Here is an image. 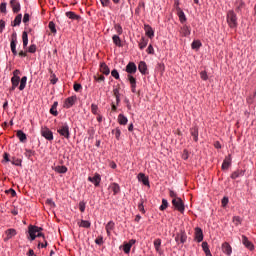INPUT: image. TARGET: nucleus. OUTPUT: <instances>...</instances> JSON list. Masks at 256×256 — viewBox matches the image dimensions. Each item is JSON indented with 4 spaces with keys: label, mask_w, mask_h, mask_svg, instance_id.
<instances>
[{
    "label": "nucleus",
    "mask_w": 256,
    "mask_h": 256,
    "mask_svg": "<svg viewBox=\"0 0 256 256\" xmlns=\"http://www.w3.org/2000/svg\"><path fill=\"white\" fill-rule=\"evenodd\" d=\"M0 12L1 13H7V4L5 2H2L0 4Z\"/></svg>",
    "instance_id": "864d4df0"
},
{
    "label": "nucleus",
    "mask_w": 256,
    "mask_h": 256,
    "mask_svg": "<svg viewBox=\"0 0 256 256\" xmlns=\"http://www.w3.org/2000/svg\"><path fill=\"white\" fill-rule=\"evenodd\" d=\"M59 105V102H54L52 107L50 108V113L51 115H53L54 117H57V115H59V112H57V107Z\"/></svg>",
    "instance_id": "2f4dec72"
},
{
    "label": "nucleus",
    "mask_w": 256,
    "mask_h": 256,
    "mask_svg": "<svg viewBox=\"0 0 256 256\" xmlns=\"http://www.w3.org/2000/svg\"><path fill=\"white\" fill-rule=\"evenodd\" d=\"M169 207V202L167 199H162V205L160 206V211H165Z\"/></svg>",
    "instance_id": "37998d69"
},
{
    "label": "nucleus",
    "mask_w": 256,
    "mask_h": 256,
    "mask_svg": "<svg viewBox=\"0 0 256 256\" xmlns=\"http://www.w3.org/2000/svg\"><path fill=\"white\" fill-rule=\"evenodd\" d=\"M16 136L21 143H25V141H27V134H25L22 130H18Z\"/></svg>",
    "instance_id": "b1692460"
},
{
    "label": "nucleus",
    "mask_w": 256,
    "mask_h": 256,
    "mask_svg": "<svg viewBox=\"0 0 256 256\" xmlns=\"http://www.w3.org/2000/svg\"><path fill=\"white\" fill-rule=\"evenodd\" d=\"M144 30L145 33L147 35V37H149V39H153V37H155V31H153V28L149 25H144Z\"/></svg>",
    "instance_id": "2eb2a0df"
},
{
    "label": "nucleus",
    "mask_w": 256,
    "mask_h": 256,
    "mask_svg": "<svg viewBox=\"0 0 256 256\" xmlns=\"http://www.w3.org/2000/svg\"><path fill=\"white\" fill-rule=\"evenodd\" d=\"M172 205L173 207H175L176 211H179L180 213H185V203H183V200L181 198L172 199Z\"/></svg>",
    "instance_id": "20e7f679"
},
{
    "label": "nucleus",
    "mask_w": 256,
    "mask_h": 256,
    "mask_svg": "<svg viewBox=\"0 0 256 256\" xmlns=\"http://www.w3.org/2000/svg\"><path fill=\"white\" fill-rule=\"evenodd\" d=\"M23 19V15L22 14H18L15 19H14V24L13 27H17L19 25H21V20Z\"/></svg>",
    "instance_id": "4c0bfd02"
},
{
    "label": "nucleus",
    "mask_w": 256,
    "mask_h": 256,
    "mask_svg": "<svg viewBox=\"0 0 256 256\" xmlns=\"http://www.w3.org/2000/svg\"><path fill=\"white\" fill-rule=\"evenodd\" d=\"M126 73H129V75L137 73V65H135V62H130L127 64Z\"/></svg>",
    "instance_id": "1a4fd4ad"
},
{
    "label": "nucleus",
    "mask_w": 256,
    "mask_h": 256,
    "mask_svg": "<svg viewBox=\"0 0 256 256\" xmlns=\"http://www.w3.org/2000/svg\"><path fill=\"white\" fill-rule=\"evenodd\" d=\"M114 229H115V222L109 221L106 224V233H107L108 237L111 236V231H113Z\"/></svg>",
    "instance_id": "5701e85b"
},
{
    "label": "nucleus",
    "mask_w": 256,
    "mask_h": 256,
    "mask_svg": "<svg viewBox=\"0 0 256 256\" xmlns=\"http://www.w3.org/2000/svg\"><path fill=\"white\" fill-rule=\"evenodd\" d=\"M10 6L12 8L13 13H19V11H21V4L17 0H11Z\"/></svg>",
    "instance_id": "f8f14e48"
},
{
    "label": "nucleus",
    "mask_w": 256,
    "mask_h": 256,
    "mask_svg": "<svg viewBox=\"0 0 256 256\" xmlns=\"http://www.w3.org/2000/svg\"><path fill=\"white\" fill-rule=\"evenodd\" d=\"M5 234L7 235V237L5 238L4 241H9V239H13V237H15V235H17V230L10 228V229L6 230Z\"/></svg>",
    "instance_id": "a211bd4d"
},
{
    "label": "nucleus",
    "mask_w": 256,
    "mask_h": 256,
    "mask_svg": "<svg viewBox=\"0 0 256 256\" xmlns=\"http://www.w3.org/2000/svg\"><path fill=\"white\" fill-rule=\"evenodd\" d=\"M143 203H145V201L142 198L140 200V203L138 204V209H139V211H141V213H145V206H143Z\"/></svg>",
    "instance_id": "3c124183"
},
{
    "label": "nucleus",
    "mask_w": 256,
    "mask_h": 256,
    "mask_svg": "<svg viewBox=\"0 0 256 256\" xmlns=\"http://www.w3.org/2000/svg\"><path fill=\"white\" fill-rule=\"evenodd\" d=\"M111 75L114 79H119V72L117 70H112Z\"/></svg>",
    "instance_id": "774afa93"
},
{
    "label": "nucleus",
    "mask_w": 256,
    "mask_h": 256,
    "mask_svg": "<svg viewBox=\"0 0 256 256\" xmlns=\"http://www.w3.org/2000/svg\"><path fill=\"white\" fill-rule=\"evenodd\" d=\"M231 167V155H228L222 163V171H227Z\"/></svg>",
    "instance_id": "f3484780"
},
{
    "label": "nucleus",
    "mask_w": 256,
    "mask_h": 256,
    "mask_svg": "<svg viewBox=\"0 0 256 256\" xmlns=\"http://www.w3.org/2000/svg\"><path fill=\"white\" fill-rule=\"evenodd\" d=\"M146 52L148 53V55H154L155 54V49L153 48V45H149Z\"/></svg>",
    "instance_id": "6e6d98bb"
},
{
    "label": "nucleus",
    "mask_w": 256,
    "mask_h": 256,
    "mask_svg": "<svg viewBox=\"0 0 256 256\" xmlns=\"http://www.w3.org/2000/svg\"><path fill=\"white\" fill-rule=\"evenodd\" d=\"M19 75H21V71L17 69L14 70L13 77L11 78V83L14 87H19V83L21 81V77H19Z\"/></svg>",
    "instance_id": "423d86ee"
},
{
    "label": "nucleus",
    "mask_w": 256,
    "mask_h": 256,
    "mask_svg": "<svg viewBox=\"0 0 256 256\" xmlns=\"http://www.w3.org/2000/svg\"><path fill=\"white\" fill-rule=\"evenodd\" d=\"M98 109H99V107H97L96 104L91 105V111H92L93 115H97Z\"/></svg>",
    "instance_id": "e2e57ef3"
},
{
    "label": "nucleus",
    "mask_w": 256,
    "mask_h": 256,
    "mask_svg": "<svg viewBox=\"0 0 256 256\" xmlns=\"http://www.w3.org/2000/svg\"><path fill=\"white\" fill-rule=\"evenodd\" d=\"M100 72L103 73V75H109L111 73V70L109 69V66L105 62H102L100 64Z\"/></svg>",
    "instance_id": "4be33fe9"
},
{
    "label": "nucleus",
    "mask_w": 256,
    "mask_h": 256,
    "mask_svg": "<svg viewBox=\"0 0 256 256\" xmlns=\"http://www.w3.org/2000/svg\"><path fill=\"white\" fill-rule=\"evenodd\" d=\"M222 251L223 253H225V255L230 256L233 253V248L231 247V245H229V243L224 242L222 244Z\"/></svg>",
    "instance_id": "ddd939ff"
},
{
    "label": "nucleus",
    "mask_w": 256,
    "mask_h": 256,
    "mask_svg": "<svg viewBox=\"0 0 256 256\" xmlns=\"http://www.w3.org/2000/svg\"><path fill=\"white\" fill-rule=\"evenodd\" d=\"M75 101H77V96L68 97L64 102V107L66 109H71V107L75 105Z\"/></svg>",
    "instance_id": "6e6552de"
},
{
    "label": "nucleus",
    "mask_w": 256,
    "mask_h": 256,
    "mask_svg": "<svg viewBox=\"0 0 256 256\" xmlns=\"http://www.w3.org/2000/svg\"><path fill=\"white\" fill-rule=\"evenodd\" d=\"M10 48H11V52L13 53V55L17 56L18 55L17 42H10Z\"/></svg>",
    "instance_id": "ea45409f"
},
{
    "label": "nucleus",
    "mask_w": 256,
    "mask_h": 256,
    "mask_svg": "<svg viewBox=\"0 0 256 256\" xmlns=\"http://www.w3.org/2000/svg\"><path fill=\"white\" fill-rule=\"evenodd\" d=\"M133 243H135V240H131L130 242L124 244L123 246L124 253L126 254L131 253V247H133Z\"/></svg>",
    "instance_id": "393cba45"
},
{
    "label": "nucleus",
    "mask_w": 256,
    "mask_h": 256,
    "mask_svg": "<svg viewBox=\"0 0 256 256\" xmlns=\"http://www.w3.org/2000/svg\"><path fill=\"white\" fill-rule=\"evenodd\" d=\"M195 239L198 243L203 241V230L199 227L195 228Z\"/></svg>",
    "instance_id": "dca6fc26"
},
{
    "label": "nucleus",
    "mask_w": 256,
    "mask_h": 256,
    "mask_svg": "<svg viewBox=\"0 0 256 256\" xmlns=\"http://www.w3.org/2000/svg\"><path fill=\"white\" fill-rule=\"evenodd\" d=\"M202 249L206 256H213L211 250H209V244L207 242H202Z\"/></svg>",
    "instance_id": "473e14b6"
},
{
    "label": "nucleus",
    "mask_w": 256,
    "mask_h": 256,
    "mask_svg": "<svg viewBox=\"0 0 256 256\" xmlns=\"http://www.w3.org/2000/svg\"><path fill=\"white\" fill-rule=\"evenodd\" d=\"M88 181H90V183H93V185H95L96 187H99V185L101 184V175L99 173H95L93 177H88Z\"/></svg>",
    "instance_id": "0eeeda50"
},
{
    "label": "nucleus",
    "mask_w": 256,
    "mask_h": 256,
    "mask_svg": "<svg viewBox=\"0 0 256 256\" xmlns=\"http://www.w3.org/2000/svg\"><path fill=\"white\" fill-rule=\"evenodd\" d=\"M128 122H129V119H127V117L125 115H123V114L118 115L119 125H127Z\"/></svg>",
    "instance_id": "c756f323"
},
{
    "label": "nucleus",
    "mask_w": 256,
    "mask_h": 256,
    "mask_svg": "<svg viewBox=\"0 0 256 256\" xmlns=\"http://www.w3.org/2000/svg\"><path fill=\"white\" fill-rule=\"evenodd\" d=\"M66 17H68V19H73L74 21H79V19H81V16L72 11L66 12Z\"/></svg>",
    "instance_id": "c85d7f7f"
},
{
    "label": "nucleus",
    "mask_w": 256,
    "mask_h": 256,
    "mask_svg": "<svg viewBox=\"0 0 256 256\" xmlns=\"http://www.w3.org/2000/svg\"><path fill=\"white\" fill-rule=\"evenodd\" d=\"M109 187L113 191L114 195H117V193L121 192V187L119 186V184H117L115 182L110 184Z\"/></svg>",
    "instance_id": "cd10ccee"
},
{
    "label": "nucleus",
    "mask_w": 256,
    "mask_h": 256,
    "mask_svg": "<svg viewBox=\"0 0 256 256\" xmlns=\"http://www.w3.org/2000/svg\"><path fill=\"white\" fill-rule=\"evenodd\" d=\"M22 41H23V47L25 49V47H27V45H29V36L27 34V32H23L22 33Z\"/></svg>",
    "instance_id": "c9c22d12"
},
{
    "label": "nucleus",
    "mask_w": 256,
    "mask_h": 256,
    "mask_svg": "<svg viewBox=\"0 0 256 256\" xmlns=\"http://www.w3.org/2000/svg\"><path fill=\"white\" fill-rule=\"evenodd\" d=\"M94 79L98 83H101V81H105V76L97 74V75L94 76Z\"/></svg>",
    "instance_id": "603ef678"
},
{
    "label": "nucleus",
    "mask_w": 256,
    "mask_h": 256,
    "mask_svg": "<svg viewBox=\"0 0 256 256\" xmlns=\"http://www.w3.org/2000/svg\"><path fill=\"white\" fill-rule=\"evenodd\" d=\"M95 243L96 245H103L104 241H103V236H98L96 239H95Z\"/></svg>",
    "instance_id": "bf43d9fd"
},
{
    "label": "nucleus",
    "mask_w": 256,
    "mask_h": 256,
    "mask_svg": "<svg viewBox=\"0 0 256 256\" xmlns=\"http://www.w3.org/2000/svg\"><path fill=\"white\" fill-rule=\"evenodd\" d=\"M56 173H67L68 169L66 166H56L54 167Z\"/></svg>",
    "instance_id": "e433bc0d"
},
{
    "label": "nucleus",
    "mask_w": 256,
    "mask_h": 256,
    "mask_svg": "<svg viewBox=\"0 0 256 256\" xmlns=\"http://www.w3.org/2000/svg\"><path fill=\"white\" fill-rule=\"evenodd\" d=\"M154 247L155 250L157 251V253H159L160 249H161V239H156L154 240Z\"/></svg>",
    "instance_id": "a19ab883"
},
{
    "label": "nucleus",
    "mask_w": 256,
    "mask_h": 256,
    "mask_svg": "<svg viewBox=\"0 0 256 256\" xmlns=\"http://www.w3.org/2000/svg\"><path fill=\"white\" fill-rule=\"evenodd\" d=\"M100 3L104 7H109L111 5V0H100Z\"/></svg>",
    "instance_id": "052dcab7"
},
{
    "label": "nucleus",
    "mask_w": 256,
    "mask_h": 256,
    "mask_svg": "<svg viewBox=\"0 0 256 256\" xmlns=\"http://www.w3.org/2000/svg\"><path fill=\"white\" fill-rule=\"evenodd\" d=\"M114 29L118 35H123V27H121L120 24H115Z\"/></svg>",
    "instance_id": "a18cd8bd"
},
{
    "label": "nucleus",
    "mask_w": 256,
    "mask_h": 256,
    "mask_svg": "<svg viewBox=\"0 0 256 256\" xmlns=\"http://www.w3.org/2000/svg\"><path fill=\"white\" fill-rule=\"evenodd\" d=\"M222 207H227V204L229 203V198L228 197H224L222 198Z\"/></svg>",
    "instance_id": "338daca9"
},
{
    "label": "nucleus",
    "mask_w": 256,
    "mask_h": 256,
    "mask_svg": "<svg viewBox=\"0 0 256 256\" xmlns=\"http://www.w3.org/2000/svg\"><path fill=\"white\" fill-rule=\"evenodd\" d=\"M37 51V45L32 44L28 48V53H35Z\"/></svg>",
    "instance_id": "4d7b16f0"
},
{
    "label": "nucleus",
    "mask_w": 256,
    "mask_h": 256,
    "mask_svg": "<svg viewBox=\"0 0 256 256\" xmlns=\"http://www.w3.org/2000/svg\"><path fill=\"white\" fill-rule=\"evenodd\" d=\"M128 81L130 85H137V79H135L131 74L128 75Z\"/></svg>",
    "instance_id": "09e8293b"
},
{
    "label": "nucleus",
    "mask_w": 256,
    "mask_h": 256,
    "mask_svg": "<svg viewBox=\"0 0 256 256\" xmlns=\"http://www.w3.org/2000/svg\"><path fill=\"white\" fill-rule=\"evenodd\" d=\"M180 33H181L182 37H189V35H191V28L187 25H184L180 29Z\"/></svg>",
    "instance_id": "6ab92c4d"
},
{
    "label": "nucleus",
    "mask_w": 256,
    "mask_h": 256,
    "mask_svg": "<svg viewBox=\"0 0 256 256\" xmlns=\"http://www.w3.org/2000/svg\"><path fill=\"white\" fill-rule=\"evenodd\" d=\"M27 87V76H23L20 80L19 91H23Z\"/></svg>",
    "instance_id": "f704fd0d"
},
{
    "label": "nucleus",
    "mask_w": 256,
    "mask_h": 256,
    "mask_svg": "<svg viewBox=\"0 0 256 256\" xmlns=\"http://www.w3.org/2000/svg\"><path fill=\"white\" fill-rule=\"evenodd\" d=\"M112 41L114 45H116V47H123V44L121 43V38L119 37V35H113Z\"/></svg>",
    "instance_id": "72a5a7b5"
},
{
    "label": "nucleus",
    "mask_w": 256,
    "mask_h": 256,
    "mask_svg": "<svg viewBox=\"0 0 256 256\" xmlns=\"http://www.w3.org/2000/svg\"><path fill=\"white\" fill-rule=\"evenodd\" d=\"M79 209H80L81 213H85V202L84 201H81L79 203Z\"/></svg>",
    "instance_id": "69168bd1"
},
{
    "label": "nucleus",
    "mask_w": 256,
    "mask_h": 256,
    "mask_svg": "<svg viewBox=\"0 0 256 256\" xmlns=\"http://www.w3.org/2000/svg\"><path fill=\"white\" fill-rule=\"evenodd\" d=\"M169 195L172 199H180L178 196H177V193L173 190H170L169 191Z\"/></svg>",
    "instance_id": "0e129e2a"
},
{
    "label": "nucleus",
    "mask_w": 256,
    "mask_h": 256,
    "mask_svg": "<svg viewBox=\"0 0 256 256\" xmlns=\"http://www.w3.org/2000/svg\"><path fill=\"white\" fill-rule=\"evenodd\" d=\"M41 135H42V137L47 139V141H53V132L50 131V129L47 128V126H42Z\"/></svg>",
    "instance_id": "39448f33"
},
{
    "label": "nucleus",
    "mask_w": 256,
    "mask_h": 256,
    "mask_svg": "<svg viewBox=\"0 0 256 256\" xmlns=\"http://www.w3.org/2000/svg\"><path fill=\"white\" fill-rule=\"evenodd\" d=\"M79 227H83L84 229H89L91 227V222L87 220H81L80 223H78Z\"/></svg>",
    "instance_id": "58836bf2"
},
{
    "label": "nucleus",
    "mask_w": 256,
    "mask_h": 256,
    "mask_svg": "<svg viewBox=\"0 0 256 256\" xmlns=\"http://www.w3.org/2000/svg\"><path fill=\"white\" fill-rule=\"evenodd\" d=\"M200 77L203 81H207L209 79V76L207 75V72L206 71H202L200 73Z\"/></svg>",
    "instance_id": "13d9d810"
},
{
    "label": "nucleus",
    "mask_w": 256,
    "mask_h": 256,
    "mask_svg": "<svg viewBox=\"0 0 256 256\" xmlns=\"http://www.w3.org/2000/svg\"><path fill=\"white\" fill-rule=\"evenodd\" d=\"M233 223L236 225V227H237L238 225H241V217H239V216H234V217H233Z\"/></svg>",
    "instance_id": "5fc2aeb1"
},
{
    "label": "nucleus",
    "mask_w": 256,
    "mask_h": 256,
    "mask_svg": "<svg viewBox=\"0 0 256 256\" xmlns=\"http://www.w3.org/2000/svg\"><path fill=\"white\" fill-rule=\"evenodd\" d=\"M137 179L140 183H143V185H146V187H149V177L145 176V174L139 173L137 176Z\"/></svg>",
    "instance_id": "4468645a"
},
{
    "label": "nucleus",
    "mask_w": 256,
    "mask_h": 256,
    "mask_svg": "<svg viewBox=\"0 0 256 256\" xmlns=\"http://www.w3.org/2000/svg\"><path fill=\"white\" fill-rule=\"evenodd\" d=\"M175 241H176V243H179V241L181 243H186V241H187V233H185V231H181L180 233H178L176 235Z\"/></svg>",
    "instance_id": "9b49d317"
},
{
    "label": "nucleus",
    "mask_w": 256,
    "mask_h": 256,
    "mask_svg": "<svg viewBox=\"0 0 256 256\" xmlns=\"http://www.w3.org/2000/svg\"><path fill=\"white\" fill-rule=\"evenodd\" d=\"M226 21L230 27V29H237L239 25L237 22V14L233 10L228 11Z\"/></svg>",
    "instance_id": "f03ea898"
},
{
    "label": "nucleus",
    "mask_w": 256,
    "mask_h": 256,
    "mask_svg": "<svg viewBox=\"0 0 256 256\" xmlns=\"http://www.w3.org/2000/svg\"><path fill=\"white\" fill-rule=\"evenodd\" d=\"M24 155L27 157V159H31V157L35 155V151L26 149Z\"/></svg>",
    "instance_id": "c03bdc74"
},
{
    "label": "nucleus",
    "mask_w": 256,
    "mask_h": 256,
    "mask_svg": "<svg viewBox=\"0 0 256 256\" xmlns=\"http://www.w3.org/2000/svg\"><path fill=\"white\" fill-rule=\"evenodd\" d=\"M41 231H43L42 227L30 225L28 227V233L30 235V240L35 241V239H37V237H42V239L45 240V234H43Z\"/></svg>",
    "instance_id": "f257e3e1"
},
{
    "label": "nucleus",
    "mask_w": 256,
    "mask_h": 256,
    "mask_svg": "<svg viewBox=\"0 0 256 256\" xmlns=\"http://www.w3.org/2000/svg\"><path fill=\"white\" fill-rule=\"evenodd\" d=\"M148 43H149V39L142 37L139 42V49H141V51H143V49H145V47H147Z\"/></svg>",
    "instance_id": "7c9ffc66"
},
{
    "label": "nucleus",
    "mask_w": 256,
    "mask_h": 256,
    "mask_svg": "<svg viewBox=\"0 0 256 256\" xmlns=\"http://www.w3.org/2000/svg\"><path fill=\"white\" fill-rule=\"evenodd\" d=\"M112 133H114L117 141H119V137H121V129L116 128L115 130H112Z\"/></svg>",
    "instance_id": "8fccbe9b"
},
{
    "label": "nucleus",
    "mask_w": 256,
    "mask_h": 256,
    "mask_svg": "<svg viewBox=\"0 0 256 256\" xmlns=\"http://www.w3.org/2000/svg\"><path fill=\"white\" fill-rule=\"evenodd\" d=\"M201 41H199V40H194L193 42H192V44H191V47H192V49H199L200 47H201Z\"/></svg>",
    "instance_id": "79ce46f5"
},
{
    "label": "nucleus",
    "mask_w": 256,
    "mask_h": 256,
    "mask_svg": "<svg viewBox=\"0 0 256 256\" xmlns=\"http://www.w3.org/2000/svg\"><path fill=\"white\" fill-rule=\"evenodd\" d=\"M43 241L44 242L39 241L38 248L41 247L42 249H45V247H47V245H48L47 240L44 239Z\"/></svg>",
    "instance_id": "680f3d73"
},
{
    "label": "nucleus",
    "mask_w": 256,
    "mask_h": 256,
    "mask_svg": "<svg viewBox=\"0 0 256 256\" xmlns=\"http://www.w3.org/2000/svg\"><path fill=\"white\" fill-rule=\"evenodd\" d=\"M177 15L181 23H185L187 21V17L185 16V12L181 9V7L177 8Z\"/></svg>",
    "instance_id": "412c9836"
},
{
    "label": "nucleus",
    "mask_w": 256,
    "mask_h": 256,
    "mask_svg": "<svg viewBox=\"0 0 256 256\" xmlns=\"http://www.w3.org/2000/svg\"><path fill=\"white\" fill-rule=\"evenodd\" d=\"M245 175V170H236L231 174V179H239V177H243Z\"/></svg>",
    "instance_id": "a878e982"
},
{
    "label": "nucleus",
    "mask_w": 256,
    "mask_h": 256,
    "mask_svg": "<svg viewBox=\"0 0 256 256\" xmlns=\"http://www.w3.org/2000/svg\"><path fill=\"white\" fill-rule=\"evenodd\" d=\"M48 27L51 33H54V34L57 33V28H55V22L53 21L49 22Z\"/></svg>",
    "instance_id": "49530a36"
},
{
    "label": "nucleus",
    "mask_w": 256,
    "mask_h": 256,
    "mask_svg": "<svg viewBox=\"0 0 256 256\" xmlns=\"http://www.w3.org/2000/svg\"><path fill=\"white\" fill-rule=\"evenodd\" d=\"M242 243L245 246L246 249H249L250 251H253L255 249V246L251 241H249V238L247 236H242Z\"/></svg>",
    "instance_id": "9d476101"
},
{
    "label": "nucleus",
    "mask_w": 256,
    "mask_h": 256,
    "mask_svg": "<svg viewBox=\"0 0 256 256\" xmlns=\"http://www.w3.org/2000/svg\"><path fill=\"white\" fill-rule=\"evenodd\" d=\"M190 133L195 142L199 141V129L197 127L190 129Z\"/></svg>",
    "instance_id": "bb28decb"
},
{
    "label": "nucleus",
    "mask_w": 256,
    "mask_h": 256,
    "mask_svg": "<svg viewBox=\"0 0 256 256\" xmlns=\"http://www.w3.org/2000/svg\"><path fill=\"white\" fill-rule=\"evenodd\" d=\"M57 133H59L61 137H65V139H69V137H71V132H69V124H67V122L62 123L59 126Z\"/></svg>",
    "instance_id": "7ed1b4c3"
},
{
    "label": "nucleus",
    "mask_w": 256,
    "mask_h": 256,
    "mask_svg": "<svg viewBox=\"0 0 256 256\" xmlns=\"http://www.w3.org/2000/svg\"><path fill=\"white\" fill-rule=\"evenodd\" d=\"M138 71H140L142 75H147V63H145V61L139 63Z\"/></svg>",
    "instance_id": "aec40b11"
},
{
    "label": "nucleus",
    "mask_w": 256,
    "mask_h": 256,
    "mask_svg": "<svg viewBox=\"0 0 256 256\" xmlns=\"http://www.w3.org/2000/svg\"><path fill=\"white\" fill-rule=\"evenodd\" d=\"M12 165H15L16 167H21V159H16V158H12V161H11Z\"/></svg>",
    "instance_id": "de8ad7c7"
}]
</instances>
